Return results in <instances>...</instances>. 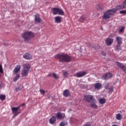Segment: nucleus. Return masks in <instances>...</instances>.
<instances>
[{
  "label": "nucleus",
  "mask_w": 126,
  "mask_h": 126,
  "mask_svg": "<svg viewBox=\"0 0 126 126\" xmlns=\"http://www.w3.org/2000/svg\"><path fill=\"white\" fill-rule=\"evenodd\" d=\"M55 59H60L59 62L61 63H69L71 61V57L68 55L57 54L55 56Z\"/></svg>",
  "instance_id": "f257e3e1"
},
{
  "label": "nucleus",
  "mask_w": 126,
  "mask_h": 126,
  "mask_svg": "<svg viewBox=\"0 0 126 126\" xmlns=\"http://www.w3.org/2000/svg\"><path fill=\"white\" fill-rule=\"evenodd\" d=\"M117 11H118L117 8L108 10L104 12L102 18L105 20L107 19H110V18H111V16H112V15H114Z\"/></svg>",
  "instance_id": "f03ea898"
},
{
  "label": "nucleus",
  "mask_w": 126,
  "mask_h": 126,
  "mask_svg": "<svg viewBox=\"0 0 126 126\" xmlns=\"http://www.w3.org/2000/svg\"><path fill=\"white\" fill-rule=\"evenodd\" d=\"M23 68L21 72L22 77H27V76H28L29 71H30L31 65L30 64L25 63L23 65Z\"/></svg>",
  "instance_id": "7ed1b4c3"
},
{
  "label": "nucleus",
  "mask_w": 126,
  "mask_h": 126,
  "mask_svg": "<svg viewBox=\"0 0 126 126\" xmlns=\"http://www.w3.org/2000/svg\"><path fill=\"white\" fill-rule=\"evenodd\" d=\"M35 34L32 32H26L22 34V37L25 42H29L31 39L34 38Z\"/></svg>",
  "instance_id": "20e7f679"
},
{
  "label": "nucleus",
  "mask_w": 126,
  "mask_h": 126,
  "mask_svg": "<svg viewBox=\"0 0 126 126\" xmlns=\"http://www.w3.org/2000/svg\"><path fill=\"white\" fill-rule=\"evenodd\" d=\"M21 69V65H17L13 70V74H16V76L14 77L13 81L14 82H16L19 78H20V73L19 71Z\"/></svg>",
  "instance_id": "39448f33"
},
{
  "label": "nucleus",
  "mask_w": 126,
  "mask_h": 126,
  "mask_svg": "<svg viewBox=\"0 0 126 126\" xmlns=\"http://www.w3.org/2000/svg\"><path fill=\"white\" fill-rule=\"evenodd\" d=\"M52 11L54 15H57V14H59V15H64V12L63 11V10L58 7L52 8Z\"/></svg>",
  "instance_id": "423d86ee"
},
{
  "label": "nucleus",
  "mask_w": 126,
  "mask_h": 126,
  "mask_svg": "<svg viewBox=\"0 0 126 126\" xmlns=\"http://www.w3.org/2000/svg\"><path fill=\"white\" fill-rule=\"evenodd\" d=\"M12 113L13 114V118H15L16 116H18L20 113H21V110L20 109V106L17 107H13L11 108Z\"/></svg>",
  "instance_id": "0eeeda50"
},
{
  "label": "nucleus",
  "mask_w": 126,
  "mask_h": 126,
  "mask_svg": "<svg viewBox=\"0 0 126 126\" xmlns=\"http://www.w3.org/2000/svg\"><path fill=\"white\" fill-rule=\"evenodd\" d=\"M84 100L88 102H95V98L93 95L89 94L84 95Z\"/></svg>",
  "instance_id": "6e6552de"
},
{
  "label": "nucleus",
  "mask_w": 126,
  "mask_h": 126,
  "mask_svg": "<svg viewBox=\"0 0 126 126\" xmlns=\"http://www.w3.org/2000/svg\"><path fill=\"white\" fill-rule=\"evenodd\" d=\"M116 8L118 10H121V9H124V8H126V0L123 3L122 5H117L116 7Z\"/></svg>",
  "instance_id": "1a4fd4ad"
},
{
  "label": "nucleus",
  "mask_w": 126,
  "mask_h": 126,
  "mask_svg": "<svg viewBox=\"0 0 126 126\" xmlns=\"http://www.w3.org/2000/svg\"><path fill=\"white\" fill-rule=\"evenodd\" d=\"M86 74H87V72L80 71V72L76 73L75 75V76H76V77H82Z\"/></svg>",
  "instance_id": "9d476101"
},
{
  "label": "nucleus",
  "mask_w": 126,
  "mask_h": 126,
  "mask_svg": "<svg viewBox=\"0 0 126 126\" xmlns=\"http://www.w3.org/2000/svg\"><path fill=\"white\" fill-rule=\"evenodd\" d=\"M112 76H113V75L112 74V73H107L105 74H104L103 76H102V79H109V78H111V77H112Z\"/></svg>",
  "instance_id": "9b49d317"
},
{
  "label": "nucleus",
  "mask_w": 126,
  "mask_h": 126,
  "mask_svg": "<svg viewBox=\"0 0 126 126\" xmlns=\"http://www.w3.org/2000/svg\"><path fill=\"white\" fill-rule=\"evenodd\" d=\"M114 42V39L111 38H107L105 41L106 44L107 46H111Z\"/></svg>",
  "instance_id": "f8f14e48"
},
{
  "label": "nucleus",
  "mask_w": 126,
  "mask_h": 126,
  "mask_svg": "<svg viewBox=\"0 0 126 126\" xmlns=\"http://www.w3.org/2000/svg\"><path fill=\"white\" fill-rule=\"evenodd\" d=\"M116 64H117V65L118 66H119V67H120V68H121V69H122L123 70V71H124V72H126V66H124V65H123V64H122L121 63H119V62H116Z\"/></svg>",
  "instance_id": "ddd939ff"
},
{
  "label": "nucleus",
  "mask_w": 126,
  "mask_h": 126,
  "mask_svg": "<svg viewBox=\"0 0 126 126\" xmlns=\"http://www.w3.org/2000/svg\"><path fill=\"white\" fill-rule=\"evenodd\" d=\"M23 58L24 59H25V60H31L32 59V55L28 53H27L23 55Z\"/></svg>",
  "instance_id": "4468645a"
},
{
  "label": "nucleus",
  "mask_w": 126,
  "mask_h": 126,
  "mask_svg": "<svg viewBox=\"0 0 126 126\" xmlns=\"http://www.w3.org/2000/svg\"><path fill=\"white\" fill-rule=\"evenodd\" d=\"M63 95L64 97H69V96H70V92H69V90L67 89L64 90L63 92Z\"/></svg>",
  "instance_id": "2eb2a0df"
},
{
  "label": "nucleus",
  "mask_w": 126,
  "mask_h": 126,
  "mask_svg": "<svg viewBox=\"0 0 126 126\" xmlns=\"http://www.w3.org/2000/svg\"><path fill=\"white\" fill-rule=\"evenodd\" d=\"M64 114L63 113H61V112H59L58 113H57L56 117L57 118V119H63V118H64Z\"/></svg>",
  "instance_id": "dca6fc26"
},
{
  "label": "nucleus",
  "mask_w": 126,
  "mask_h": 126,
  "mask_svg": "<svg viewBox=\"0 0 126 126\" xmlns=\"http://www.w3.org/2000/svg\"><path fill=\"white\" fill-rule=\"evenodd\" d=\"M116 41H117V45H121L122 43L123 39L120 36H117L116 37Z\"/></svg>",
  "instance_id": "f3484780"
},
{
  "label": "nucleus",
  "mask_w": 126,
  "mask_h": 126,
  "mask_svg": "<svg viewBox=\"0 0 126 126\" xmlns=\"http://www.w3.org/2000/svg\"><path fill=\"white\" fill-rule=\"evenodd\" d=\"M55 20L57 23H61L62 22V17L60 16L55 17Z\"/></svg>",
  "instance_id": "a211bd4d"
},
{
  "label": "nucleus",
  "mask_w": 126,
  "mask_h": 126,
  "mask_svg": "<svg viewBox=\"0 0 126 126\" xmlns=\"http://www.w3.org/2000/svg\"><path fill=\"white\" fill-rule=\"evenodd\" d=\"M49 123L51 124H55L56 123V117L52 116L49 120Z\"/></svg>",
  "instance_id": "6ab92c4d"
},
{
  "label": "nucleus",
  "mask_w": 126,
  "mask_h": 126,
  "mask_svg": "<svg viewBox=\"0 0 126 126\" xmlns=\"http://www.w3.org/2000/svg\"><path fill=\"white\" fill-rule=\"evenodd\" d=\"M35 21L36 22H41V19L40 18V16L39 15H35Z\"/></svg>",
  "instance_id": "aec40b11"
},
{
  "label": "nucleus",
  "mask_w": 126,
  "mask_h": 126,
  "mask_svg": "<svg viewBox=\"0 0 126 126\" xmlns=\"http://www.w3.org/2000/svg\"><path fill=\"white\" fill-rule=\"evenodd\" d=\"M99 103L103 105L106 103V99L104 98H101L99 99Z\"/></svg>",
  "instance_id": "412c9836"
},
{
  "label": "nucleus",
  "mask_w": 126,
  "mask_h": 126,
  "mask_svg": "<svg viewBox=\"0 0 126 126\" xmlns=\"http://www.w3.org/2000/svg\"><path fill=\"white\" fill-rule=\"evenodd\" d=\"M101 84L100 83H96L94 84V88L95 89H100V88H101Z\"/></svg>",
  "instance_id": "4be33fe9"
},
{
  "label": "nucleus",
  "mask_w": 126,
  "mask_h": 126,
  "mask_svg": "<svg viewBox=\"0 0 126 126\" xmlns=\"http://www.w3.org/2000/svg\"><path fill=\"white\" fill-rule=\"evenodd\" d=\"M93 103H91V106L92 107V108H94V109H96L98 106L95 103H96V100H95V102L93 101Z\"/></svg>",
  "instance_id": "5701e85b"
},
{
  "label": "nucleus",
  "mask_w": 126,
  "mask_h": 126,
  "mask_svg": "<svg viewBox=\"0 0 126 126\" xmlns=\"http://www.w3.org/2000/svg\"><path fill=\"white\" fill-rule=\"evenodd\" d=\"M116 119L118 121H121V120H122V115H121V114L120 113H118V114H117Z\"/></svg>",
  "instance_id": "b1692460"
},
{
  "label": "nucleus",
  "mask_w": 126,
  "mask_h": 126,
  "mask_svg": "<svg viewBox=\"0 0 126 126\" xmlns=\"http://www.w3.org/2000/svg\"><path fill=\"white\" fill-rule=\"evenodd\" d=\"M63 73L64 77H67V76L68 75V71H63Z\"/></svg>",
  "instance_id": "393cba45"
},
{
  "label": "nucleus",
  "mask_w": 126,
  "mask_h": 126,
  "mask_svg": "<svg viewBox=\"0 0 126 126\" xmlns=\"http://www.w3.org/2000/svg\"><path fill=\"white\" fill-rule=\"evenodd\" d=\"M124 30H125V27L122 26L119 30V33H124Z\"/></svg>",
  "instance_id": "a878e982"
},
{
  "label": "nucleus",
  "mask_w": 126,
  "mask_h": 126,
  "mask_svg": "<svg viewBox=\"0 0 126 126\" xmlns=\"http://www.w3.org/2000/svg\"><path fill=\"white\" fill-rule=\"evenodd\" d=\"M97 8L99 10H101L103 9V8H104V7H103V5H102L101 4H98V5H97Z\"/></svg>",
  "instance_id": "bb28decb"
},
{
  "label": "nucleus",
  "mask_w": 126,
  "mask_h": 126,
  "mask_svg": "<svg viewBox=\"0 0 126 126\" xmlns=\"http://www.w3.org/2000/svg\"><path fill=\"white\" fill-rule=\"evenodd\" d=\"M53 77L55 79H59L60 76L59 75L57 74L56 73H53Z\"/></svg>",
  "instance_id": "cd10ccee"
},
{
  "label": "nucleus",
  "mask_w": 126,
  "mask_h": 126,
  "mask_svg": "<svg viewBox=\"0 0 126 126\" xmlns=\"http://www.w3.org/2000/svg\"><path fill=\"white\" fill-rule=\"evenodd\" d=\"M121 44H118L115 46V50L116 51H119V50L121 49Z\"/></svg>",
  "instance_id": "c85d7f7f"
},
{
  "label": "nucleus",
  "mask_w": 126,
  "mask_h": 126,
  "mask_svg": "<svg viewBox=\"0 0 126 126\" xmlns=\"http://www.w3.org/2000/svg\"><path fill=\"white\" fill-rule=\"evenodd\" d=\"M0 100H5V95L3 94H1L0 95Z\"/></svg>",
  "instance_id": "c756f323"
},
{
  "label": "nucleus",
  "mask_w": 126,
  "mask_h": 126,
  "mask_svg": "<svg viewBox=\"0 0 126 126\" xmlns=\"http://www.w3.org/2000/svg\"><path fill=\"white\" fill-rule=\"evenodd\" d=\"M21 90H22V89L20 87H17L15 89V91H16V92H18V91H21Z\"/></svg>",
  "instance_id": "7c9ffc66"
},
{
  "label": "nucleus",
  "mask_w": 126,
  "mask_h": 126,
  "mask_svg": "<svg viewBox=\"0 0 126 126\" xmlns=\"http://www.w3.org/2000/svg\"><path fill=\"white\" fill-rule=\"evenodd\" d=\"M105 89H107V90H109V91H110V92H112V91H113V88H112V87H111V88H109V87H106V86H105Z\"/></svg>",
  "instance_id": "2f4dec72"
},
{
  "label": "nucleus",
  "mask_w": 126,
  "mask_h": 126,
  "mask_svg": "<svg viewBox=\"0 0 126 126\" xmlns=\"http://www.w3.org/2000/svg\"><path fill=\"white\" fill-rule=\"evenodd\" d=\"M120 13H121V14H126V10H124L120 11Z\"/></svg>",
  "instance_id": "473e14b6"
},
{
  "label": "nucleus",
  "mask_w": 126,
  "mask_h": 126,
  "mask_svg": "<svg viewBox=\"0 0 126 126\" xmlns=\"http://www.w3.org/2000/svg\"><path fill=\"white\" fill-rule=\"evenodd\" d=\"M0 72L1 73H3V69H2V66H1V64H0Z\"/></svg>",
  "instance_id": "72a5a7b5"
},
{
  "label": "nucleus",
  "mask_w": 126,
  "mask_h": 126,
  "mask_svg": "<svg viewBox=\"0 0 126 126\" xmlns=\"http://www.w3.org/2000/svg\"><path fill=\"white\" fill-rule=\"evenodd\" d=\"M40 92L41 94H42V95H44V94H45V93H46V92H45V91L43 89H40Z\"/></svg>",
  "instance_id": "f704fd0d"
},
{
  "label": "nucleus",
  "mask_w": 126,
  "mask_h": 126,
  "mask_svg": "<svg viewBox=\"0 0 126 126\" xmlns=\"http://www.w3.org/2000/svg\"><path fill=\"white\" fill-rule=\"evenodd\" d=\"M85 20V19H84V18H83V17H80V18L79 19V21H81V22H83V21Z\"/></svg>",
  "instance_id": "c9c22d12"
},
{
  "label": "nucleus",
  "mask_w": 126,
  "mask_h": 126,
  "mask_svg": "<svg viewBox=\"0 0 126 126\" xmlns=\"http://www.w3.org/2000/svg\"><path fill=\"white\" fill-rule=\"evenodd\" d=\"M65 125H66L65 123L62 122L61 123H60V126H65Z\"/></svg>",
  "instance_id": "e433bc0d"
},
{
  "label": "nucleus",
  "mask_w": 126,
  "mask_h": 126,
  "mask_svg": "<svg viewBox=\"0 0 126 126\" xmlns=\"http://www.w3.org/2000/svg\"><path fill=\"white\" fill-rule=\"evenodd\" d=\"M83 126H91V125L90 123H87L86 124H85Z\"/></svg>",
  "instance_id": "4c0bfd02"
},
{
  "label": "nucleus",
  "mask_w": 126,
  "mask_h": 126,
  "mask_svg": "<svg viewBox=\"0 0 126 126\" xmlns=\"http://www.w3.org/2000/svg\"><path fill=\"white\" fill-rule=\"evenodd\" d=\"M25 103H23L22 104H21L20 106V107H21V106H25Z\"/></svg>",
  "instance_id": "58836bf2"
},
{
  "label": "nucleus",
  "mask_w": 126,
  "mask_h": 126,
  "mask_svg": "<svg viewBox=\"0 0 126 126\" xmlns=\"http://www.w3.org/2000/svg\"><path fill=\"white\" fill-rule=\"evenodd\" d=\"M2 87H1V83H0V89H1Z\"/></svg>",
  "instance_id": "ea45409f"
},
{
  "label": "nucleus",
  "mask_w": 126,
  "mask_h": 126,
  "mask_svg": "<svg viewBox=\"0 0 126 126\" xmlns=\"http://www.w3.org/2000/svg\"><path fill=\"white\" fill-rule=\"evenodd\" d=\"M1 74H2V73L0 72V77L1 76Z\"/></svg>",
  "instance_id": "a19ab883"
},
{
  "label": "nucleus",
  "mask_w": 126,
  "mask_h": 126,
  "mask_svg": "<svg viewBox=\"0 0 126 126\" xmlns=\"http://www.w3.org/2000/svg\"><path fill=\"white\" fill-rule=\"evenodd\" d=\"M103 56H106V53H104V54H103Z\"/></svg>",
  "instance_id": "79ce46f5"
},
{
  "label": "nucleus",
  "mask_w": 126,
  "mask_h": 126,
  "mask_svg": "<svg viewBox=\"0 0 126 126\" xmlns=\"http://www.w3.org/2000/svg\"><path fill=\"white\" fill-rule=\"evenodd\" d=\"M113 126H117L116 125H113Z\"/></svg>",
  "instance_id": "37998d69"
},
{
  "label": "nucleus",
  "mask_w": 126,
  "mask_h": 126,
  "mask_svg": "<svg viewBox=\"0 0 126 126\" xmlns=\"http://www.w3.org/2000/svg\"><path fill=\"white\" fill-rule=\"evenodd\" d=\"M80 87H82V86H80Z\"/></svg>",
  "instance_id": "c03bdc74"
}]
</instances>
